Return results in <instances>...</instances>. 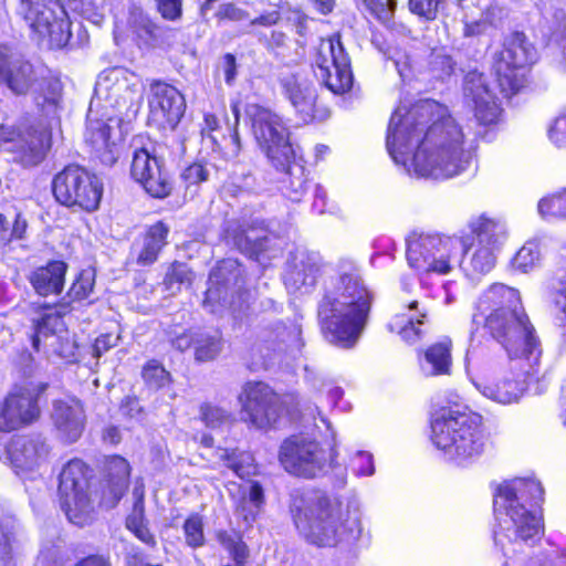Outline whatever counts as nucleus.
Returning a JSON list of instances; mask_svg holds the SVG:
<instances>
[{
	"mask_svg": "<svg viewBox=\"0 0 566 566\" xmlns=\"http://www.w3.org/2000/svg\"><path fill=\"white\" fill-rule=\"evenodd\" d=\"M386 147L409 175L436 180L462 174L473 158L470 134L446 106L431 99L396 108Z\"/></svg>",
	"mask_w": 566,
	"mask_h": 566,
	"instance_id": "obj_1",
	"label": "nucleus"
},
{
	"mask_svg": "<svg viewBox=\"0 0 566 566\" xmlns=\"http://www.w3.org/2000/svg\"><path fill=\"white\" fill-rule=\"evenodd\" d=\"M544 497V490L535 479L518 478L499 485L494 494V542L506 558L502 566H553L547 558H531L525 563L517 555L528 551L542 538L544 525L533 509Z\"/></svg>",
	"mask_w": 566,
	"mask_h": 566,
	"instance_id": "obj_2",
	"label": "nucleus"
},
{
	"mask_svg": "<svg viewBox=\"0 0 566 566\" xmlns=\"http://www.w3.org/2000/svg\"><path fill=\"white\" fill-rule=\"evenodd\" d=\"M373 295L349 259L337 264V274L325 286L317 316L326 339L349 349L359 340L369 317Z\"/></svg>",
	"mask_w": 566,
	"mask_h": 566,
	"instance_id": "obj_3",
	"label": "nucleus"
},
{
	"mask_svg": "<svg viewBox=\"0 0 566 566\" xmlns=\"http://www.w3.org/2000/svg\"><path fill=\"white\" fill-rule=\"evenodd\" d=\"M472 323L483 324L509 358L525 356L531 365L539 361V340L517 290L502 283L491 285L479 296Z\"/></svg>",
	"mask_w": 566,
	"mask_h": 566,
	"instance_id": "obj_4",
	"label": "nucleus"
},
{
	"mask_svg": "<svg viewBox=\"0 0 566 566\" xmlns=\"http://www.w3.org/2000/svg\"><path fill=\"white\" fill-rule=\"evenodd\" d=\"M290 510L298 534L311 545L335 547L361 536V511L356 501L344 506L337 497L310 492L294 496Z\"/></svg>",
	"mask_w": 566,
	"mask_h": 566,
	"instance_id": "obj_5",
	"label": "nucleus"
},
{
	"mask_svg": "<svg viewBox=\"0 0 566 566\" xmlns=\"http://www.w3.org/2000/svg\"><path fill=\"white\" fill-rule=\"evenodd\" d=\"M430 439L443 458L458 467L476 461L486 444L481 417L459 409H443L434 417Z\"/></svg>",
	"mask_w": 566,
	"mask_h": 566,
	"instance_id": "obj_6",
	"label": "nucleus"
},
{
	"mask_svg": "<svg viewBox=\"0 0 566 566\" xmlns=\"http://www.w3.org/2000/svg\"><path fill=\"white\" fill-rule=\"evenodd\" d=\"M472 242L465 241L459 265L469 276L489 273L496 264L497 254L507 239L506 223L500 218L481 214L469 222Z\"/></svg>",
	"mask_w": 566,
	"mask_h": 566,
	"instance_id": "obj_7",
	"label": "nucleus"
},
{
	"mask_svg": "<svg viewBox=\"0 0 566 566\" xmlns=\"http://www.w3.org/2000/svg\"><path fill=\"white\" fill-rule=\"evenodd\" d=\"M465 241L440 234H412L407 240V261L419 273L447 274L459 265Z\"/></svg>",
	"mask_w": 566,
	"mask_h": 566,
	"instance_id": "obj_8",
	"label": "nucleus"
},
{
	"mask_svg": "<svg viewBox=\"0 0 566 566\" xmlns=\"http://www.w3.org/2000/svg\"><path fill=\"white\" fill-rule=\"evenodd\" d=\"M242 418L253 427L264 429L274 423L283 409L294 417L302 413L301 400L294 394L279 398L276 394L262 381H249L243 385L238 397Z\"/></svg>",
	"mask_w": 566,
	"mask_h": 566,
	"instance_id": "obj_9",
	"label": "nucleus"
},
{
	"mask_svg": "<svg viewBox=\"0 0 566 566\" xmlns=\"http://www.w3.org/2000/svg\"><path fill=\"white\" fill-rule=\"evenodd\" d=\"M0 81L14 94H34L36 105L46 117L56 114L62 86L59 80L45 78L43 70L27 60L12 61Z\"/></svg>",
	"mask_w": 566,
	"mask_h": 566,
	"instance_id": "obj_10",
	"label": "nucleus"
},
{
	"mask_svg": "<svg viewBox=\"0 0 566 566\" xmlns=\"http://www.w3.org/2000/svg\"><path fill=\"white\" fill-rule=\"evenodd\" d=\"M18 14L38 40H46L52 49L69 43L71 22L60 0H21Z\"/></svg>",
	"mask_w": 566,
	"mask_h": 566,
	"instance_id": "obj_11",
	"label": "nucleus"
},
{
	"mask_svg": "<svg viewBox=\"0 0 566 566\" xmlns=\"http://www.w3.org/2000/svg\"><path fill=\"white\" fill-rule=\"evenodd\" d=\"M252 134L273 167L286 165L294 158L293 145L282 117L270 108L251 104L247 108Z\"/></svg>",
	"mask_w": 566,
	"mask_h": 566,
	"instance_id": "obj_12",
	"label": "nucleus"
},
{
	"mask_svg": "<svg viewBox=\"0 0 566 566\" xmlns=\"http://www.w3.org/2000/svg\"><path fill=\"white\" fill-rule=\"evenodd\" d=\"M51 147L49 125L20 122L17 126H0V150L13 155V160L25 166L39 165Z\"/></svg>",
	"mask_w": 566,
	"mask_h": 566,
	"instance_id": "obj_13",
	"label": "nucleus"
},
{
	"mask_svg": "<svg viewBox=\"0 0 566 566\" xmlns=\"http://www.w3.org/2000/svg\"><path fill=\"white\" fill-rule=\"evenodd\" d=\"M536 60L534 46L522 33L512 34L494 61L497 84L505 96L517 93L525 83V71Z\"/></svg>",
	"mask_w": 566,
	"mask_h": 566,
	"instance_id": "obj_14",
	"label": "nucleus"
},
{
	"mask_svg": "<svg viewBox=\"0 0 566 566\" xmlns=\"http://www.w3.org/2000/svg\"><path fill=\"white\" fill-rule=\"evenodd\" d=\"M87 468L78 459L69 461L60 474L59 494L69 521L84 526L93 518L94 509L87 493Z\"/></svg>",
	"mask_w": 566,
	"mask_h": 566,
	"instance_id": "obj_15",
	"label": "nucleus"
},
{
	"mask_svg": "<svg viewBox=\"0 0 566 566\" xmlns=\"http://www.w3.org/2000/svg\"><path fill=\"white\" fill-rule=\"evenodd\" d=\"M98 178L80 166H67L53 180V193L66 207L94 211L102 198Z\"/></svg>",
	"mask_w": 566,
	"mask_h": 566,
	"instance_id": "obj_16",
	"label": "nucleus"
},
{
	"mask_svg": "<svg viewBox=\"0 0 566 566\" xmlns=\"http://www.w3.org/2000/svg\"><path fill=\"white\" fill-rule=\"evenodd\" d=\"M315 66L316 77L331 92L343 94L352 88L350 61L338 34L321 40L315 55Z\"/></svg>",
	"mask_w": 566,
	"mask_h": 566,
	"instance_id": "obj_17",
	"label": "nucleus"
},
{
	"mask_svg": "<svg viewBox=\"0 0 566 566\" xmlns=\"http://www.w3.org/2000/svg\"><path fill=\"white\" fill-rule=\"evenodd\" d=\"M142 78L124 67L103 71L95 84V95L119 111L136 112L143 101Z\"/></svg>",
	"mask_w": 566,
	"mask_h": 566,
	"instance_id": "obj_18",
	"label": "nucleus"
},
{
	"mask_svg": "<svg viewBox=\"0 0 566 566\" xmlns=\"http://www.w3.org/2000/svg\"><path fill=\"white\" fill-rule=\"evenodd\" d=\"M279 460L286 472L306 479L321 474L327 464L326 452L316 441L297 437L282 443Z\"/></svg>",
	"mask_w": 566,
	"mask_h": 566,
	"instance_id": "obj_19",
	"label": "nucleus"
},
{
	"mask_svg": "<svg viewBox=\"0 0 566 566\" xmlns=\"http://www.w3.org/2000/svg\"><path fill=\"white\" fill-rule=\"evenodd\" d=\"M44 386L14 387L0 402V430L10 432L32 423L40 416L38 398Z\"/></svg>",
	"mask_w": 566,
	"mask_h": 566,
	"instance_id": "obj_20",
	"label": "nucleus"
},
{
	"mask_svg": "<svg viewBox=\"0 0 566 566\" xmlns=\"http://www.w3.org/2000/svg\"><path fill=\"white\" fill-rule=\"evenodd\" d=\"M150 124L159 129H175L184 116L186 102L184 95L172 85L155 82L149 96Z\"/></svg>",
	"mask_w": 566,
	"mask_h": 566,
	"instance_id": "obj_21",
	"label": "nucleus"
},
{
	"mask_svg": "<svg viewBox=\"0 0 566 566\" xmlns=\"http://www.w3.org/2000/svg\"><path fill=\"white\" fill-rule=\"evenodd\" d=\"M463 96L480 124L491 125L497 122L501 115L500 103L484 74L473 71L465 75Z\"/></svg>",
	"mask_w": 566,
	"mask_h": 566,
	"instance_id": "obj_22",
	"label": "nucleus"
},
{
	"mask_svg": "<svg viewBox=\"0 0 566 566\" xmlns=\"http://www.w3.org/2000/svg\"><path fill=\"white\" fill-rule=\"evenodd\" d=\"M130 174L154 198L169 196L172 184L161 158L142 148L135 151Z\"/></svg>",
	"mask_w": 566,
	"mask_h": 566,
	"instance_id": "obj_23",
	"label": "nucleus"
},
{
	"mask_svg": "<svg viewBox=\"0 0 566 566\" xmlns=\"http://www.w3.org/2000/svg\"><path fill=\"white\" fill-rule=\"evenodd\" d=\"M429 307L419 298L402 297L401 310L388 323L391 333L403 342L415 344L423 336V326L428 322Z\"/></svg>",
	"mask_w": 566,
	"mask_h": 566,
	"instance_id": "obj_24",
	"label": "nucleus"
},
{
	"mask_svg": "<svg viewBox=\"0 0 566 566\" xmlns=\"http://www.w3.org/2000/svg\"><path fill=\"white\" fill-rule=\"evenodd\" d=\"M8 458L18 474L42 468L49 459L50 448L40 436L14 437L7 448Z\"/></svg>",
	"mask_w": 566,
	"mask_h": 566,
	"instance_id": "obj_25",
	"label": "nucleus"
},
{
	"mask_svg": "<svg viewBox=\"0 0 566 566\" xmlns=\"http://www.w3.org/2000/svg\"><path fill=\"white\" fill-rule=\"evenodd\" d=\"M512 360H518V368L524 369L528 367V369L514 378L503 376L496 382H489L484 379L474 381L475 388L482 396L501 405H510L520 400L526 390V376L533 374L535 364L531 365L525 356L513 358Z\"/></svg>",
	"mask_w": 566,
	"mask_h": 566,
	"instance_id": "obj_26",
	"label": "nucleus"
},
{
	"mask_svg": "<svg viewBox=\"0 0 566 566\" xmlns=\"http://www.w3.org/2000/svg\"><path fill=\"white\" fill-rule=\"evenodd\" d=\"M118 125V120L113 117L104 119H95L92 113L88 116V126L85 133V140L92 145L99 160L112 166L119 156V146L114 137V130Z\"/></svg>",
	"mask_w": 566,
	"mask_h": 566,
	"instance_id": "obj_27",
	"label": "nucleus"
},
{
	"mask_svg": "<svg viewBox=\"0 0 566 566\" xmlns=\"http://www.w3.org/2000/svg\"><path fill=\"white\" fill-rule=\"evenodd\" d=\"M52 420L60 439L76 441L84 430L85 415L80 400L67 398L53 403Z\"/></svg>",
	"mask_w": 566,
	"mask_h": 566,
	"instance_id": "obj_28",
	"label": "nucleus"
},
{
	"mask_svg": "<svg viewBox=\"0 0 566 566\" xmlns=\"http://www.w3.org/2000/svg\"><path fill=\"white\" fill-rule=\"evenodd\" d=\"M285 95L292 103L304 123L316 119V92L313 84L300 75L286 76L283 80Z\"/></svg>",
	"mask_w": 566,
	"mask_h": 566,
	"instance_id": "obj_29",
	"label": "nucleus"
},
{
	"mask_svg": "<svg viewBox=\"0 0 566 566\" xmlns=\"http://www.w3.org/2000/svg\"><path fill=\"white\" fill-rule=\"evenodd\" d=\"M105 470L107 479L103 486L102 505L111 509L117 504L127 490L130 467L126 459L114 455L106 460Z\"/></svg>",
	"mask_w": 566,
	"mask_h": 566,
	"instance_id": "obj_30",
	"label": "nucleus"
},
{
	"mask_svg": "<svg viewBox=\"0 0 566 566\" xmlns=\"http://www.w3.org/2000/svg\"><path fill=\"white\" fill-rule=\"evenodd\" d=\"M133 40L140 49H153L165 43L169 30L154 23L142 10H133L128 18Z\"/></svg>",
	"mask_w": 566,
	"mask_h": 566,
	"instance_id": "obj_31",
	"label": "nucleus"
},
{
	"mask_svg": "<svg viewBox=\"0 0 566 566\" xmlns=\"http://www.w3.org/2000/svg\"><path fill=\"white\" fill-rule=\"evenodd\" d=\"M322 258L314 252L301 253L285 275V284L295 290L315 285L322 271Z\"/></svg>",
	"mask_w": 566,
	"mask_h": 566,
	"instance_id": "obj_32",
	"label": "nucleus"
},
{
	"mask_svg": "<svg viewBox=\"0 0 566 566\" xmlns=\"http://www.w3.org/2000/svg\"><path fill=\"white\" fill-rule=\"evenodd\" d=\"M66 270L67 265L63 261H52L45 266L35 269L29 281L35 292L42 296L59 294L64 286Z\"/></svg>",
	"mask_w": 566,
	"mask_h": 566,
	"instance_id": "obj_33",
	"label": "nucleus"
},
{
	"mask_svg": "<svg viewBox=\"0 0 566 566\" xmlns=\"http://www.w3.org/2000/svg\"><path fill=\"white\" fill-rule=\"evenodd\" d=\"M69 312V305L59 304L45 306L44 313L35 321V334L33 336V347L39 349L42 339L52 338L50 346H54L56 335L64 331L63 315Z\"/></svg>",
	"mask_w": 566,
	"mask_h": 566,
	"instance_id": "obj_34",
	"label": "nucleus"
},
{
	"mask_svg": "<svg viewBox=\"0 0 566 566\" xmlns=\"http://www.w3.org/2000/svg\"><path fill=\"white\" fill-rule=\"evenodd\" d=\"M226 239L242 253L254 255L265 250L269 237L265 229L235 226L227 230Z\"/></svg>",
	"mask_w": 566,
	"mask_h": 566,
	"instance_id": "obj_35",
	"label": "nucleus"
},
{
	"mask_svg": "<svg viewBox=\"0 0 566 566\" xmlns=\"http://www.w3.org/2000/svg\"><path fill=\"white\" fill-rule=\"evenodd\" d=\"M234 499L235 512L248 525L255 521L265 501L263 488L254 481L240 485Z\"/></svg>",
	"mask_w": 566,
	"mask_h": 566,
	"instance_id": "obj_36",
	"label": "nucleus"
},
{
	"mask_svg": "<svg viewBox=\"0 0 566 566\" xmlns=\"http://www.w3.org/2000/svg\"><path fill=\"white\" fill-rule=\"evenodd\" d=\"M419 365L424 376L449 374L451 367V340L444 338L427 348L419 358Z\"/></svg>",
	"mask_w": 566,
	"mask_h": 566,
	"instance_id": "obj_37",
	"label": "nucleus"
},
{
	"mask_svg": "<svg viewBox=\"0 0 566 566\" xmlns=\"http://www.w3.org/2000/svg\"><path fill=\"white\" fill-rule=\"evenodd\" d=\"M284 172L281 179L283 193L292 201H300L307 190V178L304 166L297 160L296 151L286 165L275 167Z\"/></svg>",
	"mask_w": 566,
	"mask_h": 566,
	"instance_id": "obj_38",
	"label": "nucleus"
},
{
	"mask_svg": "<svg viewBox=\"0 0 566 566\" xmlns=\"http://www.w3.org/2000/svg\"><path fill=\"white\" fill-rule=\"evenodd\" d=\"M168 232V227L163 222H157L148 228L137 253V263L139 265H149L157 260L158 253L166 244Z\"/></svg>",
	"mask_w": 566,
	"mask_h": 566,
	"instance_id": "obj_39",
	"label": "nucleus"
},
{
	"mask_svg": "<svg viewBox=\"0 0 566 566\" xmlns=\"http://www.w3.org/2000/svg\"><path fill=\"white\" fill-rule=\"evenodd\" d=\"M545 253L546 247L544 242L537 238L531 239L515 253L512 266L522 273L532 272L543 264Z\"/></svg>",
	"mask_w": 566,
	"mask_h": 566,
	"instance_id": "obj_40",
	"label": "nucleus"
},
{
	"mask_svg": "<svg viewBox=\"0 0 566 566\" xmlns=\"http://www.w3.org/2000/svg\"><path fill=\"white\" fill-rule=\"evenodd\" d=\"M228 280H223V269L217 268L209 276V287L206 292L203 306L211 313H219V307H234V302L229 300Z\"/></svg>",
	"mask_w": 566,
	"mask_h": 566,
	"instance_id": "obj_41",
	"label": "nucleus"
},
{
	"mask_svg": "<svg viewBox=\"0 0 566 566\" xmlns=\"http://www.w3.org/2000/svg\"><path fill=\"white\" fill-rule=\"evenodd\" d=\"M195 358L198 361H210L217 358L222 348L223 343L218 332L207 333L198 332L195 334Z\"/></svg>",
	"mask_w": 566,
	"mask_h": 566,
	"instance_id": "obj_42",
	"label": "nucleus"
},
{
	"mask_svg": "<svg viewBox=\"0 0 566 566\" xmlns=\"http://www.w3.org/2000/svg\"><path fill=\"white\" fill-rule=\"evenodd\" d=\"M221 458L224 460L226 465L241 479L256 473L254 458L250 452L233 451L229 453L228 451H223Z\"/></svg>",
	"mask_w": 566,
	"mask_h": 566,
	"instance_id": "obj_43",
	"label": "nucleus"
},
{
	"mask_svg": "<svg viewBox=\"0 0 566 566\" xmlns=\"http://www.w3.org/2000/svg\"><path fill=\"white\" fill-rule=\"evenodd\" d=\"M200 417L205 424L211 429H221L233 423V415L217 405L207 402L200 407Z\"/></svg>",
	"mask_w": 566,
	"mask_h": 566,
	"instance_id": "obj_44",
	"label": "nucleus"
},
{
	"mask_svg": "<svg viewBox=\"0 0 566 566\" xmlns=\"http://www.w3.org/2000/svg\"><path fill=\"white\" fill-rule=\"evenodd\" d=\"M230 108L231 113L233 115V120L230 122L229 118H227V125L230 130V136L228 138V145L226 146L224 156L228 159L237 158L241 151V142L238 133V126L240 122V109H241V102L239 98L231 99L230 102Z\"/></svg>",
	"mask_w": 566,
	"mask_h": 566,
	"instance_id": "obj_45",
	"label": "nucleus"
},
{
	"mask_svg": "<svg viewBox=\"0 0 566 566\" xmlns=\"http://www.w3.org/2000/svg\"><path fill=\"white\" fill-rule=\"evenodd\" d=\"M537 209L545 219H566V189L541 199Z\"/></svg>",
	"mask_w": 566,
	"mask_h": 566,
	"instance_id": "obj_46",
	"label": "nucleus"
},
{
	"mask_svg": "<svg viewBox=\"0 0 566 566\" xmlns=\"http://www.w3.org/2000/svg\"><path fill=\"white\" fill-rule=\"evenodd\" d=\"M192 281V272L186 264L174 263L165 276L164 284L166 290L171 294L180 291L182 285H190Z\"/></svg>",
	"mask_w": 566,
	"mask_h": 566,
	"instance_id": "obj_47",
	"label": "nucleus"
},
{
	"mask_svg": "<svg viewBox=\"0 0 566 566\" xmlns=\"http://www.w3.org/2000/svg\"><path fill=\"white\" fill-rule=\"evenodd\" d=\"M95 274L93 270H83L71 285L67 296L72 301H82L87 298L93 292Z\"/></svg>",
	"mask_w": 566,
	"mask_h": 566,
	"instance_id": "obj_48",
	"label": "nucleus"
},
{
	"mask_svg": "<svg viewBox=\"0 0 566 566\" xmlns=\"http://www.w3.org/2000/svg\"><path fill=\"white\" fill-rule=\"evenodd\" d=\"M21 541L13 525L0 526V560L7 562L19 552Z\"/></svg>",
	"mask_w": 566,
	"mask_h": 566,
	"instance_id": "obj_49",
	"label": "nucleus"
},
{
	"mask_svg": "<svg viewBox=\"0 0 566 566\" xmlns=\"http://www.w3.org/2000/svg\"><path fill=\"white\" fill-rule=\"evenodd\" d=\"M186 543L192 548L205 544L203 521L199 514H191L184 523Z\"/></svg>",
	"mask_w": 566,
	"mask_h": 566,
	"instance_id": "obj_50",
	"label": "nucleus"
},
{
	"mask_svg": "<svg viewBox=\"0 0 566 566\" xmlns=\"http://www.w3.org/2000/svg\"><path fill=\"white\" fill-rule=\"evenodd\" d=\"M126 526L143 543L154 546L156 544L154 535L144 523L143 511L138 504L135 505L134 512L126 520Z\"/></svg>",
	"mask_w": 566,
	"mask_h": 566,
	"instance_id": "obj_51",
	"label": "nucleus"
},
{
	"mask_svg": "<svg viewBox=\"0 0 566 566\" xmlns=\"http://www.w3.org/2000/svg\"><path fill=\"white\" fill-rule=\"evenodd\" d=\"M349 470L358 478L375 474L374 457L367 451H356L348 463Z\"/></svg>",
	"mask_w": 566,
	"mask_h": 566,
	"instance_id": "obj_52",
	"label": "nucleus"
},
{
	"mask_svg": "<svg viewBox=\"0 0 566 566\" xmlns=\"http://www.w3.org/2000/svg\"><path fill=\"white\" fill-rule=\"evenodd\" d=\"M143 378L149 387L160 388L169 381V374L159 363L151 360L144 367Z\"/></svg>",
	"mask_w": 566,
	"mask_h": 566,
	"instance_id": "obj_53",
	"label": "nucleus"
},
{
	"mask_svg": "<svg viewBox=\"0 0 566 566\" xmlns=\"http://www.w3.org/2000/svg\"><path fill=\"white\" fill-rule=\"evenodd\" d=\"M443 0H409V9L413 14L431 21L437 18Z\"/></svg>",
	"mask_w": 566,
	"mask_h": 566,
	"instance_id": "obj_54",
	"label": "nucleus"
},
{
	"mask_svg": "<svg viewBox=\"0 0 566 566\" xmlns=\"http://www.w3.org/2000/svg\"><path fill=\"white\" fill-rule=\"evenodd\" d=\"M548 139L558 148H566V112L558 115L547 130Z\"/></svg>",
	"mask_w": 566,
	"mask_h": 566,
	"instance_id": "obj_55",
	"label": "nucleus"
},
{
	"mask_svg": "<svg viewBox=\"0 0 566 566\" xmlns=\"http://www.w3.org/2000/svg\"><path fill=\"white\" fill-rule=\"evenodd\" d=\"M430 67L436 77L443 78L452 74L454 63L450 55L433 52L430 60Z\"/></svg>",
	"mask_w": 566,
	"mask_h": 566,
	"instance_id": "obj_56",
	"label": "nucleus"
},
{
	"mask_svg": "<svg viewBox=\"0 0 566 566\" xmlns=\"http://www.w3.org/2000/svg\"><path fill=\"white\" fill-rule=\"evenodd\" d=\"M370 11L380 20L389 21L395 10L394 0H364Z\"/></svg>",
	"mask_w": 566,
	"mask_h": 566,
	"instance_id": "obj_57",
	"label": "nucleus"
},
{
	"mask_svg": "<svg viewBox=\"0 0 566 566\" xmlns=\"http://www.w3.org/2000/svg\"><path fill=\"white\" fill-rule=\"evenodd\" d=\"M181 176L186 186L190 187L206 181L208 179L209 171L203 165L193 164L187 167Z\"/></svg>",
	"mask_w": 566,
	"mask_h": 566,
	"instance_id": "obj_58",
	"label": "nucleus"
},
{
	"mask_svg": "<svg viewBox=\"0 0 566 566\" xmlns=\"http://www.w3.org/2000/svg\"><path fill=\"white\" fill-rule=\"evenodd\" d=\"M217 17L220 20L242 21L249 18V13L233 3H224L219 7Z\"/></svg>",
	"mask_w": 566,
	"mask_h": 566,
	"instance_id": "obj_59",
	"label": "nucleus"
},
{
	"mask_svg": "<svg viewBox=\"0 0 566 566\" xmlns=\"http://www.w3.org/2000/svg\"><path fill=\"white\" fill-rule=\"evenodd\" d=\"M157 7L167 20H176L181 15V0H157Z\"/></svg>",
	"mask_w": 566,
	"mask_h": 566,
	"instance_id": "obj_60",
	"label": "nucleus"
},
{
	"mask_svg": "<svg viewBox=\"0 0 566 566\" xmlns=\"http://www.w3.org/2000/svg\"><path fill=\"white\" fill-rule=\"evenodd\" d=\"M118 340V336H114L112 334H104L96 338L94 344V355L99 357L103 353L107 352L109 348L116 346Z\"/></svg>",
	"mask_w": 566,
	"mask_h": 566,
	"instance_id": "obj_61",
	"label": "nucleus"
},
{
	"mask_svg": "<svg viewBox=\"0 0 566 566\" xmlns=\"http://www.w3.org/2000/svg\"><path fill=\"white\" fill-rule=\"evenodd\" d=\"M27 228V219L21 213H17L12 228H10V241L23 239Z\"/></svg>",
	"mask_w": 566,
	"mask_h": 566,
	"instance_id": "obj_62",
	"label": "nucleus"
},
{
	"mask_svg": "<svg viewBox=\"0 0 566 566\" xmlns=\"http://www.w3.org/2000/svg\"><path fill=\"white\" fill-rule=\"evenodd\" d=\"M224 81L228 85H232L237 76V63L234 55L228 53L223 56Z\"/></svg>",
	"mask_w": 566,
	"mask_h": 566,
	"instance_id": "obj_63",
	"label": "nucleus"
},
{
	"mask_svg": "<svg viewBox=\"0 0 566 566\" xmlns=\"http://www.w3.org/2000/svg\"><path fill=\"white\" fill-rule=\"evenodd\" d=\"M281 13L277 10L269 11L251 20V25L272 27L279 23Z\"/></svg>",
	"mask_w": 566,
	"mask_h": 566,
	"instance_id": "obj_64",
	"label": "nucleus"
}]
</instances>
